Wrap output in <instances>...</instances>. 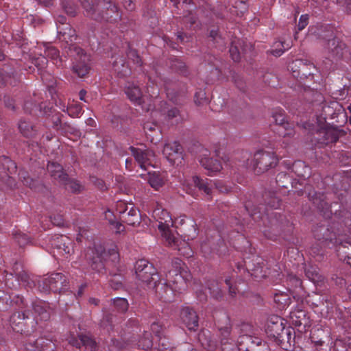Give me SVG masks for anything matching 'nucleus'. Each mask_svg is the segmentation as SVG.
I'll use <instances>...</instances> for the list:
<instances>
[{"instance_id":"obj_41","label":"nucleus","mask_w":351,"mask_h":351,"mask_svg":"<svg viewBox=\"0 0 351 351\" xmlns=\"http://www.w3.org/2000/svg\"><path fill=\"white\" fill-rule=\"evenodd\" d=\"M191 229L185 234V238L187 239V240L193 239L195 238V237L197 235V229L196 228V224L193 220H190Z\"/></svg>"},{"instance_id":"obj_24","label":"nucleus","mask_w":351,"mask_h":351,"mask_svg":"<svg viewBox=\"0 0 351 351\" xmlns=\"http://www.w3.org/2000/svg\"><path fill=\"white\" fill-rule=\"evenodd\" d=\"M221 333V343L222 346L223 351H237V350H241V348H239L237 346L234 348L229 349L227 347L228 338L230 335V328L226 327L220 330Z\"/></svg>"},{"instance_id":"obj_37","label":"nucleus","mask_w":351,"mask_h":351,"mask_svg":"<svg viewBox=\"0 0 351 351\" xmlns=\"http://www.w3.org/2000/svg\"><path fill=\"white\" fill-rule=\"evenodd\" d=\"M33 63L38 70H43L47 65L48 60L46 56L40 55L39 57L33 59Z\"/></svg>"},{"instance_id":"obj_13","label":"nucleus","mask_w":351,"mask_h":351,"mask_svg":"<svg viewBox=\"0 0 351 351\" xmlns=\"http://www.w3.org/2000/svg\"><path fill=\"white\" fill-rule=\"evenodd\" d=\"M125 93L128 99L137 105H142L145 95L138 85L134 82H128L125 87Z\"/></svg>"},{"instance_id":"obj_51","label":"nucleus","mask_w":351,"mask_h":351,"mask_svg":"<svg viewBox=\"0 0 351 351\" xmlns=\"http://www.w3.org/2000/svg\"><path fill=\"white\" fill-rule=\"evenodd\" d=\"M51 222L58 226H61L64 224L63 219L61 216L54 217L53 218H51Z\"/></svg>"},{"instance_id":"obj_64","label":"nucleus","mask_w":351,"mask_h":351,"mask_svg":"<svg viewBox=\"0 0 351 351\" xmlns=\"http://www.w3.org/2000/svg\"><path fill=\"white\" fill-rule=\"evenodd\" d=\"M90 302H91V303H93V304H95V305H96V304H97V300H96V299H95V298H91V299H90Z\"/></svg>"},{"instance_id":"obj_26","label":"nucleus","mask_w":351,"mask_h":351,"mask_svg":"<svg viewBox=\"0 0 351 351\" xmlns=\"http://www.w3.org/2000/svg\"><path fill=\"white\" fill-rule=\"evenodd\" d=\"M45 55L47 58H49L55 61L54 64H58L61 63L62 60L59 57V51L57 49L51 45L45 47Z\"/></svg>"},{"instance_id":"obj_31","label":"nucleus","mask_w":351,"mask_h":351,"mask_svg":"<svg viewBox=\"0 0 351 351\" xmlns=\"http://www.w3.org/2000/svg\"><path fill=\"white\" fill-rule=\"evenodd\" d=\"M113 69L119 76H125L130 73L128 66L122 63L121 60L114 63Z\"/></svg>"},{"instance_id":"obj_25","label":"nucleus","mask_w":351,"mask_h":351,"mask_svg":"<svg viewBox=\"0 0 351 351\" xmlns=\"http://www.w3.org/2000/svg\"><path fill=\"white\" fill-rule=\"evenodd\" d=\"M34 310L40 316V320H47L49 318V313L46 309V304L41 301L36 302Z\"/></svg>"},{"instance_id":"obj_49","label":"nucleus","mask_w":351,"mask_h":351,"mask_svg":"<svg viewBox=\"0 0 351 351\" xmlns=\"http://www.w3.org/2000/svg\"><path fill=\"white\" fill-rule=\"evenodd\" d=\"M43 343H44V341L43 339L36 340V348H38L40 346V347H41L40 351H51V350L52 349L51 343H49V348H47V346L43 345Z\"/></svg>"},{"instance_id":"obj_62","label":"nucleus","mask_w":351,"mask_h":351,"mask_svg":"<svg viewBox=\"0 0 351 351\" xmlns=\"http://www.w3.org/2000/svg\"><path fill=\"white\" fill-rule=\"evenodd\" d=\"M117 232H120L123 230V226L121 223L117 225Z\"/></svg>"},{"instance_id":"obj_53","label":"nucleus","mask_w":351,"mask_h":351,"mask_svg":"<svg viewBox=\"0 0 351 351\" xmlns=\"http://www.w3.org/2000/svg\"><path fill=\"white\" fill-rule=\"evenodd\" d=\"M240 339H241V341H238L239 345L244 343L245 341L252 342V337L249 335H243V336L240 337Z\"/></svg>"},{"instance_id":"obj_14","label":"nucleus","mask_w":351,"mask_h":351,"mask_svg":"<svg viewBox=\"0 0 351 351\" xmlns=\"http://www.w3.org/2000/svg\"><path fill=\"white\" fill-rule=\"evenodd\" d=\"M51 245L54 246L62 255L71 254L73 250L71 241L65 236L56 237L51 241Z\"/></svg>"},{"instance_id":"obj_44","label":"nucleus","mask_w":351,"mask_h":351,"mask_svg":"<svg viewBox=\"0 0 351 351\" xmlns=\"http://www.w3.org/2000/svg\"><path fill=\"white\" fill-rule=\"evenodd\" d=\"M207 291L210 295L214 298H218L221 295L218 285L216 283L213 284L212 287L206 288V291Z\"/></svg>"},{"instance_id":"obj_6","label":"nucleus","mask_w":351,"mask_h":351,"mask_svg":"<svg viewBox=\"0 0 351 351\" xmlns=\"http://www.w3.org/2000/svg\"><path fill=\"white\" fill-rule=\"evenodd\" d=\"M83 7L88 13L93 11L95 12H105V17L106 19L111 18L112 14H115L116 17H119L117 7L111 2V0H98L97 4L92 7L88 1L83 3Z\"/></svg>"},{"instance_id":"obj_59","label":"nucleus","mask_w":351,"mask_h":351,"mask_svg":"<svg viewBox=\"0 0 351 351\" xmlns=\"http://www.w3.org/2000/svg\"><path fill=\"white\" fill-rule=\"evenodd\" d=\"M132 160L127 158L125 160V167L128 169L131 170L132 169Z\"/></svg>"},{"instance_id":"obj_63","label":"nucleus","mask_w":351,"mask_h":351,"mask_svg":"<svg viewBox=\"0 0 351 351\" xmlns=\"http://www.w3.org/2000/svg\"><path fill=\"white\" fill-rule=\"evenodd\" d=\"M295 285L298 286H300L301 285V281L299 278H295Z\"/></svg>"},{"instance_id":"obj_30","label":"nucleus","mask_w":351,"mask_h":351,"mask_svg":"<svg viewBox=\"0 0 351 351\" xmlns=\"http://www.w3.org/2000/svg\"><path fill=\"white\" fill-rule=\"evenodd\" d=\"M60 183L64 185L66 189L71 191L73 193L78 192L82 189V186L80 184V183L74 180L69 179L67 175L66 180L64 182H61Z\"/></svg>"},{"instance_id":"obj_15","label":"nucleus","mask_w":351,"mask_h":351,"mask_svg":"<svg viewBox=\"0 0 351 351\" xmlns=\"http://www.w3.org/2000/svg\"><path fill=\"white\" fill-rule=\"evenodd\" d=\"M328 45V47L331 48L329 58H331L332 60H337L344 58L348 51L344 43H339L335 38L329 40Z\"/></svg>"},{"instance_id":"obj_47","label":"nucleus","mask_w":351,"mask_h":351,"mask_svg":"<svg viewBox=\"0 0 351 351\" xmlns=\"http://www.w3.org/2000/svg\"><path fill=\"white\" fill-rule=\"evenodd\" d=\"M5 164L7 165L8 171L10 173H12L13 172H15L16 170V166L15 165V162L12 160H10L9 158H5Z\"/></svg>"},{"instance_id":"obj_50","label":"nucleus","mask_w":351,"mask_h":351,"mask_svg":"<svg viewBox=\"0 0 351 351\" xmlns=\"http://www.w3.org/2000/svg\"><path fill=\"white\" fill-rule=\"evenodd\" d=\"M123 345L118 340H113L112 344L110 346L109 351H117L119 349L123 348Z\"/></svg>"},{"instance_id":"obj_40","label":"nucleus","mask_w":351,"mask_h":351,"mask_svg":"<svg viewBox=\"0 0 351 351\" xmlns=\"http://www.w3.org/2000/svg\"><path fill=\"white\" fill-rule=\"evenodd\" d=\"M91 261V267L93 269L99 272L101 269L104 268V264L101 262V257L97 256V257L93 258Z\"/></svg>"},{"instance_id":"obj_2","label":"nucleus","mask_w":351,"mask_h":351,"mask_svg":"<svg viewBox=\"0 0 351 351\" xmlns=\"http://www.w3.org/2000/svg\"><path fill=\"white\" fill-rule=\"evenodd\" d=\"M152 216L158 221V228L167 245L179 251L184 256H191L193 251L189 244L184 240L178 238L177 234L170 230V227L173 226V221L168 211L158 207L154 210Z\"/></svg>"},{"instance_id":"obj_43","label":"nucleus","mask_w":351,"mask_h":351,"mask_svg":"<svg viewBox=\"0 0 351 351\" xmlns=\"http://www.w3.org/2000/svg\"><path fill=\"white\" fill-rule=\"evenodd\" d=\"M308 24V15L302 14L300 16L298 24V29L299 31L304 29Z\"/></svg>"},{"instance_id":"obj_29","label":"nucleus","mask_w":351,"mask_h":351,"mask_svg":"<svg viewBox=\"0 0 351 351\" xmlns=\"http://www.w3.org/2000/svg\"><path fill=\"white\" fill-rule=\"evenodd\" d=\"M151 330L152 332L155 334L156 337L158 339L159 344H161L162 349L167 350V344L165 343V339H162L160 336V333L162 332V328L158 323H153L151 326Z\"/></svg>"},{"instance_id":"obj_32","label":"nucleus","mask_w":351,"mask_h":351,"mask_svg":"<svg viewBox=\"0 0 351 351\" xmlns=\"http://www.w3.org/2000/svg\"><path fill=\"white\" fill-rule=\"evenodd\" d=\"M81 341L87 351H95L97 344L90 337L84 336L81 338Z\"/></svg>"},{"instance_id":"obj_22","label":"nucleus","mask_w":351,"mask_h":351,"mask_svg":"<svg viewBox=\"0 0 351 351\" xmlns=\"http://www.w3.org/2000/svg\"><path fill=\"white\" fill-rule=\"evenodd\" d=\"M329 233L331 234L328 230L326 229L324 227H321L319 228L318 232L315 233V237L319 241L323 239L324 241L322 242H328V241L330 243H334L335 244L342 243V241L340 239H337L336 237L335 238V241H333L332 236L328 235Z\"/></svg>"},{"instance_id":"obj_1","label":"nucleus","mask_w":351,"mask_h":351,"mask_svg":"<svg viewBox=\"0 0 351 351\" xmlns=\"http://www.w3.org/2000/svg\"><path fill=\"white\" fill-rule=\"evenodd\" d=\"M142 274V276H137L140 280L147 283L150 287L156 288L157 292L160 293V291L164 289V294L162 293L161 297L164 298L166 302L171 300L174 292H180L184 289L186 281L191 278L187 267L178 258L173 262L172 269L166 274V279L163 280V282L156 284L158 275L154 267L153 270H143Z\"/></svg>"},{"instance_id":"obj_9","label":"nucleus","mask_w":351,"mask_h":351,"mask_svg":"<svg viewBox=\"0 0 351 351\" xmlns=\"http://www.w3.org/2000/svg\"><path fill=\"white\" fill-rule=\"evenodd\" d=\"M117 210L122 215L123 219L129 225L134 226L139 223V210L132 203L125 204L120 202L117 204Z\"/></svg>"},{"instance_id":"obj_16","label":"nucleus","mask_w":351,"mask_h":351,"mask_svg":"<svg viewBox=\"0 0 351 351\" xmlns=\"http://www.w3.org/2000/svg\"><path fill=\"white\" fill-rule=\"evenodd\" d=\"M181 317L189 330H195L198 326V317L196 312L189 307L184 308L181 311Z\"/></svg>"},{"instance_id":"obj_48","label":"nucleus","mask_w":351,"mask_h":351,"mask_svg":"<svg viewBox=\"0 0 351 351\" xmlns=\"http://www.w3.org/2000/svg\"><path fill=\"white\" fill-rule=\"evenodd\" d=\"M128 57L130 58H133V61L136 64L141 65V60L140 57L136 53V51L134 50H131L128 53Z\"/></svg>"},{"instance_id":"obj_11","label":"nucleus","mask_w":351,"mask_h":351,"mask_svg":"<svg viewBox=\"0 0 351 351\" xmlns=\"http://www.w3.org/2000/svg\"><path fill=\"white\" fill-rule=\"evenodd\" d=\"M210 155L208 150H203L199 155V161L200 165L207 171V173L212 176L217 172H219L222 169V165L218 160L210 157Z\"/></svg>"},{"instance_id":"obj_10","label":"nucleus","mask_w":351,"mask_h":351,"mask_svg":"<svg viewBox=\"0 0 351 351\" xmlns=\"http://www.w3.org/2000/svg\"><path fill=\"white\" fill-rule=\"evenodd\" d=\"M73 48L77 56L75 58V62L73 66V71L79 77H84L88 73L90 69L88 64L90 57L84 53L82 49L76 47H73Z\"/></svg>"},{"instance_id":"obj_12","label":"nucleus","mask_w":351,"mask_h":351,"mask_svg":"<svg viewBox=\"0 0 351 351\" xmlns=\"http://www.w3.org/2000/svg\"><path fill=\"white\" fill-rule=\"evenodd\" d=\"M272 117L276 124L279 125L278 132L280 136L283 137L293 136V128L291 123L285 122V117L282 110H276L273 113Z\"/></svg>"},{"instance_id":"obj_56","label":"nucleus","mask_w":351,"mask_h":351,"mask_svg":"<svg viewBox=\"0 0 351 351\" xmlns=\"http://www.w3.org/2000/svg\"><path fill=\"white\" fill-rule=\"evenodd\" d=\"M86 92L84 90H81L79 93L80 99L82 101H84V102H87V101L85 99Z\"/></svg>"},{"instance_id":"obj_3","label":"nucleus","mask_w":351,"mask_h":351,"mask_svg":"<svg viewBox=\"0 0 351 351\" xmlns=\"http://www.w3.org/2000/svg\"><path fill=\"white\" fill-rule=\"evenodd\" d=\"M277 163L278 158L273 152L259 150L254 154L251 160H247V167L256 173H261L274 167Z\"/></svg>"},{"instance_id":"obj_61","label":"nucleus","mask_w":351,"mask_h":351,"mask_svg":"<svg viewBox=\"0 0 351 351\" xmlns=\"http://www.w3.org/2000/svg\"><path fill=\"white\" fill-rule=\"evenodd\" d=\"M66 21V19L64 16H59L58 19V22L62 24L61 27H64L66 24H64V22Z\"/></svg>"},{"instance_id":"obj_55","label":"nucleus","mask_w":351,"mask_h":351,"mask_svg":"<svg viewBox=\"0 0 351 351\" xmlns=\"http://www.w3.org/2000/svg\"><path fill=\"white\" fill-rule=\"evenodd\" d=\"M110 258L112 261H116L119 258L118 253L115 249L112 250V252L110 253Z\"/></svg>"},{"instance_id":"obj_35","label":"nucleus","mask_w":351,"mask_h":351,"mask_svg":"<svg viewBox=\"0 0 351 351\" xmlns=\"http://www.w3.org/2000/svg\"><path fill=\"white\" fill-rule=\"evenodd\" d=\"M306 276L315 283L322 281V276L313 267L306 270Z\"/></svg>"},{"instance_id":"obj_27","label":"nucleus","mask_w":351,"mask_h":351,"mask_svg":"<svg viewBox=\"0 0 351 351\" xmlns=\"http://www.w3.org/2000/svg\"><path fill=\"white\" fill-rule=\"evenodd\" d=\"M275 324H276V327L278 328V329H280L281 332H276V335H274L276 336V337H278L279 339H281L282 341L285 340V336H286L287 341L289 342L291 337L292 329L289 328H285V327H282V326L283 324L281 320H280V323L279 325L278 324V321H276Z\"/></svg>"},{"instance_id":"obj_42","label":"nucleus","mask_w":351,"mask_h":351,"mask_svg":"<svg viewBox=\"0 0 351 351\" xmlns=\"http://www.w3.org/2000/svg\"><path fill=\"white\" fill-rule=\"evenodd\" d=\"M167 117L169 119H172L174 118L176 119V123H178L182 120V118L180 115V112L176 108L169 110L167 112Z\"/></svg>"},{"instance_id":"obj_28","label":"nucleus","mask_w":351,"mask_h":351,"mask_svg":"<svg viewBox=\"0 0 351 351\" xmlns=\"http://www.w3.org/2000/svg\"><path fill=\"white\" fill-rule=\"evenodd\" d=\"M143 270H153V265L146 260H138V261H136L135 265V271L136 276H142V271Z\"/></svg>"},{"instance_id":"obj_7","label":"nucleus","mask_w":351,"mask_h":351,"mask_svg":"<svg viewBox=\"0 0 351 351\" xmlns=\"http://www.w3.org/2000/svg\"><path fill=\"white\" fill-rule=\"evenodd\" d=\"M132 155L134 156L136 162L141 169H146L149 166H152V162L155 157L154 153L147 149L145 147H130Z\"/></svg>"},{"instance_id":"obj_20","label":"nucleus","mask_w":351,"mask_h":351,"mask_svg":"<svg viewBox=\"0 0 351 351\" xmlns=\"http://www.w3.org/2000/svg\"><path fill=\"white\" fill-rule=\"evenodd\" d=\"M141 176H145L149 185L155 190H158L165 183L163 177L158 172H149L146 175H141Z\"/></svg>"},{"instance_id":"obj_4","label":"nucleus","mask_w":351,"mask_h":351,"mask_svg":"<svg viewBox=\"0 0 351 351\" xmlns=\"http://www.w3.org/2000/svg\"><path fill=\"white\" fill-rule=\"evenodd\" d=\"M214 186L221 192L228 191L227 188L223 186L221 182H215L207 178L202 179L197 176L185 180L183 183V189L187 193L193 194V186H195L197 187L199 191H202L206 195H210Z\"/></svg>"},{"instance_id":"obj_19","label":"nucleus","mask_w":351,"mask_h":351,"mask_svg":"<svg viewBox=\"0 0 351 351\" xmlns=\"http://www.w3.org/2000/svg\"><path fill=\"white\" fill-rule=\"evenodd\" d=\"M47 170L55 180H58L60 183L66 180V175L62 171L60 165L56 162H51L47 166Z\"/></svg>"},{"instance_id":"obj_23","label":"nucleus","mask_w":351,"mask_h":351,"mask_svg":"<svg viewBox=\"0 0 351 351\" xmlns=\"http://www.w3.org/2000/svg\"><path fill=\"white\" fill-rule=\"evenodd\" d=\"M291 47L289 43H286L282 41H276L272 45L271 53L274 56L278 57L280 56L286 50Z\"/></svg>"},{"instance_id":"obj_57","label":"nucleus","mask_w":351,"mask_h":351,"mask_svg":"<svg viewBox=\"0 0 351 351\" xmlns=\"http://www.w3.org/2000/svg\"><path fill=\"white\" fill-rule=\"evenodd\" d=\"M40 3L43 4L45 6H49L51 5V0H37Z\"/></svg>"},{"instance_id":"obj_46","label":"nucleus","mask_w":351,"mask_h":351,"mask_svg":"<svg viewBox=\"0 0 351 351\" xmlns=\"http://www.w3.org/2000/svg\"><path fill=\"white\" fill-rule=\"evenodd\" d=\"M19 128L24 136H29L32 135L31 132L29 131V128H31L32 129V128L31 126H28L25 122L20 123Z\"/></svg>"},{"instance_id":"obj_8","label":"nucleus","mask_w":351,"mask_h":351,"mask_svg":"<svg viewBox=\"0 0 351 351\" xmlns=\"http://www.w3.org/2000/svg\"><path fill=\"white\" fill-rule=\"evenodd\" d=\"M43 291H51L53 292H61L65 290L67 281L65 276L61 273H56L45 278L43 281Z\"/></svg>"},{"instance_id":"obj_34","label":"nucleus","mask_w":351,"mask_h":351,"mask_svg":"<svg viewBox=\"0 0 351 351\" xmlns=\"http://www.w3.org/2000/svg\"><path fill=\"white\" fill-rule=\"evenodd\" d=\"M114 306L117 309L121 312H125L128 310V302L123 298H117L113 300Z\"/></svg>"},{"instance_id":"obj_18","label":"nucleus","mask_w":351,"mask_h":351,"mask_svg":"<svg viewBox=\"0 0 351 351\" xmlns=\"http://www.w3.org/2000/svg\"><path fill=\"white\" fill-rule=\"evenodd\" d=\"M57 30L60 39L65 41L67 44L76 40L75 31L72 29L69 24H66L64 27L58 25L57 26Z\"/></svg>"},{"instance_id":"obj_5","label":"nucleus","mask_w":351,"mask_h":351,"mask_svg":"<svg viewBox=\"0 0 351 351\" xmlns=\"http://www.w3.org/2000/svg\"><path fill=\"white\" fill-rule=\"evenodd\" d=\"M162 154L172 165L178 166L182 163L184 158L182 147L176 141L166 143L162 149Z\"/></svg>"},{"instance_id":"obj_39","label":"nucleus","mask_w":351,"mask_h":351,"mask_svg":"<svg viewBox=\"0 0 351 351\" xmlns=\"http://www.w3.org/2000/svg\"><path fill=\"white\" fill-rule=\"evenodd\" d=\"M149 334L145 332L144 337L139 340L138 346L144 350H148L152 346V341L149 337Z\"/></svg>"},{"instance_id":"obj_60","label":"nucleus","mask_w":351,"mask_h":351,"mask_svg":"<svg viewBox=\"0 0 351 351\" xmlns=\"http://www.w3.org/2000/svg\"><path fill=\"white\" fill-rule=\"evenodd\" d=\"M201 250L205 254H208L207 243H202L201 245Z\"/></svg>"},{"instance_id":"obj_54","label":"nucleus","mask_w":351,"mask_h":351,"mask_svg":"<svg viewBox=\"0 0 351 351\" xmlns=\"http://www.w3.org/2000/svg\"><path fill=\"white\" fill-rule=\"evenodd\" d=\"M343 5H345L347 12L351 14V0H345Z\"/></svg>"},{"instance_id":"obj_21","label":"nucleus","mask_w":351,"mask_h":351,"mask_svg":"<svg viewBox=\"0 0 351 351\" xmlns=\"http://www.w3.org/2000/svg\"><path fill=\"white\" fill-rule=\"evenodd\" d=\"M293 171L298 177L304 179L308 178L311 175V169L304 162L297 161L293 165Z\"/></svg>"},{"instance_id":"obj_38","label":"nucleus","mask_w":351,"mask_h":351,"mask_svg":"<svg viewBox=\"0 0 351 351\" xmlns=\"http://www.w3.org/2000/svg\"><path fill=\"white\" fill-rule=\"evenodd\" d=\"M14 237L21 246H23L29 243V237L25 234L21 232L14 233Z\"/></svg>"},{"instance_id":"obj_36","label":"nucleus","mask_w":351,"mask_h":351,"mask_svg":"<svg viewBox=\"0 0 351 351\" xmlns=\"http://www.w3.org/2000/svg\"><path fill=\"white\" fill-rule=\"evenodd\" d=\"M298 66L300 67V72L302 73V75H306L307 73H305L306 68L309 66L310 68L315 69V66L313 64H306L303 60H297L291 63L290 66L291 69H293V66Z\"/></svg>"},{"instance_id":"obj_58","label":"nucleus","mask_w":351,"mask_h":351,"mask_svg":"<svg viewBox=\"0 0 351 351\" xmlns=\"http://www.w3.org/2000/svg\"><path fill=\"white\" fill-rule=\"evenodd\" d=\"M226 283L229 287L230 292L231 293H235V289L232 287L230 285V279H226Z\"/></svg>"},{"instance_id":"obj_33","label":"nucleus","mask_w":351,"mask_h":351,"mask_svg":"<svg viewBox=\"0 0 351 351\" xmlns=\"http://www.w3.org/2000/svg\"><path fill=\"white\" fill-rule=\"evenodd\" d=\"M82 112V108L79 104H73L67 107V112L72 117H79Z\"/></svg>"},{"instance_id":"obj_52","label":"nucleus","mask_w":351,"mask_h":351,"mask_svg":"<svg viewBox=\"0 0 351 351\" xmlns=\"http://www.w3.org/2000/svg\"><path fill=\"white\" fill-rule=\"evenodd\" d=\"M64 8L66 11V12L71 16H74L76 13V10L75 8H72L71 6H68L66 5H64Z\"/></svg>"},{"instance_id":"obj_17","label":"nucleus","mask_w":351,"mask_h":351,"mask_svg":"<svg viewBox=\"0 0 351 351\" xmlns=\"http://www.w3.org/2000/svg\"><path fill=\"white\" fill-rule=\"evenodd\" d=\"M319 134L323 136L321 143L328 144L336 142L343 134V132L335 128H328L319 131Z\"/></svg>"},{"instance_id":"obj_45","label":"nucleus","mask_w":351,"mask_h":351,"mask_svg":"<svg viewBox=\"0 0 351 351\" xmlns=\"http://www.w3.org/2000/svg\"><path fill=\"white\" fill-rule=\"evenodd\" d=\"M230 56L232 57V59L237 62L240 60V53L239 52L238 48L237 46H234L233 44L232 45L230 49Z\"/></svg>"}]
</instances>
